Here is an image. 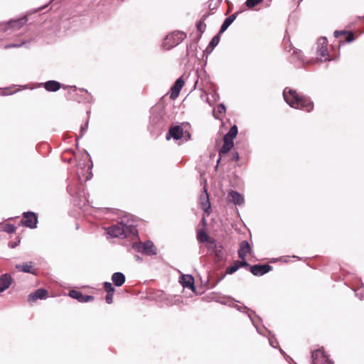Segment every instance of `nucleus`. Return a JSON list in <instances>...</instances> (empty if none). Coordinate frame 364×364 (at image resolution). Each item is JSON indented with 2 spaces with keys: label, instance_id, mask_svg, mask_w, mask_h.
I'll return each instance as SVG.
<instances>
[{
  "label": "nucleus",
  "instance_id": "obj_1",
  "mask_svg": "<svg viewBox=\"0 0 364 364\" xmlns=\"http://www.w3.org/2000/svg\"><path fill=\"white\" fill-rule=\"evenodd\" d=\"M129 215L120 218L115 225L109 227L107 233L112 237H127L137 233L136 222Z\"/></svg>",
  "mask_w": 364,
  "mask_h": 364
},
{
  "label": "nucleus",
  "instance_id": "obj_2",
  "mask_svg": "<svg viewBox=\"0 0 364 364\" xmlns=\"http://www.w3.org/2000/svg\"><path fill=\"white\" fill-rule=\"evenodd\" d=\"M285 102L292 108L301 109L311 112L314 108V102L309 97L301 96L295 90L286 87L283 91Z\"/></svg>",
  "mask_w": 364,
  "mask_h": 364
},
{
  "label": "nucleus",
  "instance_id": "obj_3",
  "mask_svg": "<svg viewBox=\"0 0 364 364\" xmlns=\"http://www.w3.org/2000/svg\"><path fill=\"white\" fill-rule=\"evenodd\" d=\"M132 247L136 252L146 256L150 257L157 254V248L151 240L135 242L132 243Z\"/></svg>",
  "mask_w": 364,
  "mask_h": 364
},
{
  "label": "nucleus",
  "instance_id": "obj_4",
  "mask_svg": "<svg viewBox=\"0 0 364 364\" xmlns=\"http://www.w3.org/2000/svg\"><path fill=\"white\" fill-rule=\"evenodd\" d=\"M207 248L214 255L216 262H222L226 259V253L223 246L215 240L211 239L207 245Z\"/></svg>",
  "mask_w": 364,
  "mask_h": 364
},
{
  "label": "nucleus",
  "instance_id": "obj_5",
  "mask_svg": "<svg viewBox=\"0 0 364 364\" xmlns=\"http://www.w3.org/2000/svg\"><path fill=\"white\" fill-rule=\"evenodd\" d=\"M186 38V34L182 31H174L165 38L164 44L167 49L172 48L181 43Z\"/></svg>",
  "mask_w": 364,
  "mask_h": 364
},
{
  "label": "nucleus",
  "instance_id": "obj_6",
  "mask_svg": "<svg viewBox=\"0 0 364 364\" xmlns=\"http://www.w3.org/2000/svg\"><path fill=\"white\" fill-rule=\"evenodd\" d=\"M328 40L326 37H320L317 41V55L321 61H331V58L327 48Z\"/></svg>",
  "mask_w": 364,
  "mask_h": 364
},
{
  "label": "nucleus",
  "instance_id": "obj_7",
  "mask_svg": "<svg viewBox=\"0 0 364 364\" xmlns=\"http://www.w3.org/2000/svg\"><path fill=\"white\" fill-rule=\"evenodd\" d=\"M23 219L21 221V223L28 228L33 229L37 228L38 224V216L37 215L32 211L24 212L22 214Z\"/></svg>",
  "mask_w": 364,
  "mask_h": 364
},
{
  "label": "nucleus",
  "instance_id": "obj_8",
  "mask_svg": "<svg viewBox=\"0 0 364 364\" xmlns=\"http://www.w3.org/2000/svg\"><path fill=\"white\" fill-rule=\"evenodd\" d=\"M312 364H333L324 353L323 348H318L311 352Z\"/></svg>",
  "mask_w": 364,
  "mask_h": 364
},
{
  "label": "nucleus",
  "instance_id": "obj_9",
  "mask_svg": "<svg viewBox=\"0 0 364 364\" xmlns=\"http://www.w3.org/2000/svg\"><path fill=\"white\" fill-rule=\"evenodd\" d=\"M28 21L27 16H23L18 19H11L5 24H0L1 29L4 31H6L10 28L14 30L20 29Z\"/></svg>",
  "mask_w": 364,
  "mask_h": 364
},
{
  "label": "nucleus",
  "instance_id": "obj_10",
  "mask_svg": "<svg viewBox=\"0 0 364 364\" xmlns=\"http://www.w3.org/2000/svg\"><path fill=\"white\" fill-rule=\"evenodd\" d=\"M273 269V267L268 264H257L250 266V272L255 276H262Z\"/></svg>",
  "mask_w": 364,
  "mask_h": 364
},
{
  "label": "nucleus",
  "instance_id": "obj_11",
  "mask_svg": "<svg viewBox=\"0 0 364 364\" xmlns=\"http://www.w3.org/2000/svg\"><path fill=\"white\" fill-rule=\"evenodd\" d=\"M184 134L183 129L180 125L171 126L166 135V139L170 140L171 138L174 140L181 139Z\"/></svg>",
  "mask_w": 364,
  "mask_h": 364
},
{
  "label": "nucleus",
  "instance_id": "obj_12",
  "mask_svg": "<svg viewBox=\"0 0 364 364\" xmlns=\"http://www.w3.org/2000/svg\"><path fill=\"white\" fill-rule=\"evenodd\" d=\"M69 296L77 300L81 303L90 302L94 300V296L91 295H84L80 291L72 289L69 291Z\"/></svg>",
  "mask_w": 364,
  "mask_h": 364
},
{
  "label": "nucleus",
  "instance_id": "obj_13",
  "mask_svg": "<svg viewBox=\"0 0 364 364\" xmlns=\"http://www.w3.org/2000/svg\"><path fill=\"white\" fill-rule=\"evenodd\" d=\"M229 306H233L234 308H235L237 311H240V312H242V313H245V314H247L248 315V317L250 318V319L251 320L253 326L255 327L257 333H259V334H262V332H260L257 325L256 324L254 318H252V313H254V311H252V310H250L247 306H240V305H237V304H235L232 301H231L230 303L228 304Z\"/></svg>",
  "mask_w": 364,
  "mask_h": 364
},
{
  "label": "nucleus",
  "instance_id": "obj_14",
  "mask_svg": "<svg viewBox=\"0 0 364 364\" xmlns=\"http://www.w3.org/2000/svg\"><path fill=\"white\" fill-rule=\"evenodd\" d=\"M48 291L46 289L40 288L28 296V301L31 304L36 302L38 299H45L48 296Z\"/></svg>",
  "mask_w": 364,
  "mask_h": 364
},
{
  "label": "nucleus",
  "instance_id": "obj_15",
  "mask_svg": "<svg viewBox=\"0 0 364 364\" xmlns=\"http://www.w3.org/2000/svg\"><path fill=\"white\" fill-rule=\"evenodd\" d=\"M227 200L228 203H232L235 205H240L244 203V198L237 191H230L227 195Z\"/></svg>",
  "mask_w": 364,
  "mask_h": 364
},
{
  "label": "nucleus",
  "instance_id": "obj_16",
  "mask_svg": "<svg viewBox=\"0 0 364 364\" xmlns=\"http://www.w3.org/2000/svg\"><path fill=\"white\" fill-rule=\"evenodd\" d=\"M39 87H44L48 92H53L59 90L62 87V85L56 80H50L45 82L40 83Z\"/></svg>",
  "mask_w": 364,
  "mask_h": 364
},
{
  "label": "nucleus",
  "instance_id": "obj_17",
  "mask_svg": "<svg viewBox=\"0 0 364 364\" xmlns=\"http://www.w3.org/2000/svg\"><path fill=\"white\" fill-rule=\"evenodd\" d=\"M184 85V80H183L182 77H180L178 78L175 82L173 83V86L171 88V95L170 97L171 99L176 98Z\"/></svg>",
  "mask_w": 364,
  "mask_h": 364
},
{
  "label": "nucleus",
  "instance_id": "obj_18",
  "mask_svg": "<svg viewBox=\"0 0 364 364\" xmlns=\"http://www.w3.org/2000/svg\"><path fill=\"white\" fill-rule=\"evenodd\" d=\"M252 252V247L247 240H242L240 243L239 250L237 254L239 257L244 260L247 254H250Z\"/></svg>",
  "mask_w": 364,
  "mask_h": 364
},
{
  "label": "nucleus",
  "instance_id": "obj_19",
  "mask_svg": "<svg viewBox=\"0 0 364 364\" xmlns=\"http://www.w3.org/2000/svg\"><path fill=\"white\" fill-rule=\"evenodd\" d=\"M180 283L184 288H188L195 291L194 278L191 274H184L180 279Z\"/></svg>",
  "mask_w": 364,
  "mask_h": 364
},
{
  "label": "nucleus",
  "instance_id": "obj_20",
  "mask_svg": "<svg viewBox=\"0 0 364 364\" xmlns=\"http://www.w3.org/2000/svg\"><path fill=\"white\" fill-rule=\"evenodd\" d=\"M12 282V277L10 274L5 273L0 276V293L4 292L9 288Z\"/></svg>",
  "mask_w": 364,
  "mask_h": 364
},
{
  "label": "nucleus",
  "instance_id": "obj_21",
  "mask_svg": "<svg viewBox=\"0 0 364 364\" xmlns=\"http://www.w3.org/2000/svg\"><path fill=\"white\" fill-rule=\"evenodd\" d=\"M238 14H239L238 11L235 12V13L231 14L230 16H228V18H226L224 20L223 24L220 26V31H219V35H221L222 33H223L228 28V27L236 19Z\"/></svg>",
  "mask_w": 364,
  "mask_h": 364
},
{
  "label": "nucleus",
  "instance_id": "obj_22",
  "mask_svg": "<svg viewBox=\"0 0 364 364\" xmlns=\"http://www.w3.org/2000/svg\"><path fill=\"white\" fill-rule=\"evenodd\" d=\"M203 189H204V194H202L200 196V198L201 208L205 212H208V210L210 209V203L209 200V197H208L207 189L205 188V187H204Z\"/></svg>",
  "mask_w": 364,
  "mask_h": 364
},
{
  "label": "nucleus",
  "instance_id": "obj_23",
  "mask_svg": "<svg viewBox=\"0 0 364 364\" xmlns=\"http://www.w3.org/2000/svg\"><path fill=\"white\" fill-rule=\"evenodd\" d=\"M112 281L116 287H122L126 281V277L122 272H117L112 275Z\"/></svg>",
  "mask_w": 364,
  "mask_h": 364
},
{
  "label": "nucleus",
  "instance_id": "obj_24",
  "mask_svg": "<svg viewBox=\"0 0 364 364\" xmlns=\"http://www.w3.org/2000/svg\"><path fill=\"white\" fill-rule=\"evenodd\" d=\"M210 16V14L206 12L200 18V19L196 23V28L198 31L200 32V36L198 39L201 37L202 34L205 32L206 28V25L205 23V21Z\"/></svg>",
  "mask_w": 364,
  "mask_h": 364
},
{
  "label": "nucleus",
  "instance_id": "obj_25",
  "mask_svg": "<svg viewBox=\"0 0 364 364\" xmlns=\"http://www.w3.org/2000/svg\"><path fill=\"white\" fill-rule=\"evenodd\" d=\"M234 146L233 141H230L229 139H226L223 138V144L220 149L219 150V156H222L223 154H225L229 152L231 149Z\"/></svg>",
  "mask_w": 364,
  "mask_h": 364
},
{
  "label": "nucleus",
  "instance_id": "obj_26",
  "mask_svg": "<svg viewBox=\"0 0 364 364\" xmlns=\"http://www.w3.org/2000/svg\"><path fill=\"white\" fill-rule=\"evenodd\" d=\"M33 262H29L26 263H23L22 264H16V268L21 272L25 273L34 274V272L32 270Z\"/></svg>",
  "mask_w": 364,
  "mask_h": 364
},
{
  "label": "nucleus",
  "instance_id": "obj_27",
  "mask_svg": "<svg viewBox=\"0 0 364 364\" xmlns=\"http://www.w3.org/2000/svg\"><path fill=\"white\" fill-rule=\"evenodd\" d=\"M238 133V128L237 125L234 124L232 125L230 130L226 133L223 138L226 139H229L230 141H233V139L237 136V134Z\"/></svg>",
  "mask_w": 364,
  "mask_h": 364
},
{
  "label": "nucleus",
  "instance_id": "obj_28",
  "mask_svg": "<svg viewBox=\"0 0 364 364\" xmlns=\"http://www.w3.org/2000/svg\"><path fill=\"white\" fill-rule=\"evenodd\" d=\"M220 39V35H219L218 32L215 36L213 37V38L211 39L208 44V48H210L209 53H210L213 50L215 47H216L218 45Z\"/></svg>",
  "mask_w": 364,
  "mask_h": 364
},
{
  "label": "nucleus",
  "instance_id": "obj_29",
  "mask_svg": "<svg viewBox=\"0 0 364 364\" xmlns=\"http://www.w3.org/2000/svg\"><path fill=\"white\" fill-rule=\"evenodd\" d=\"M197 240L200 243L207 242L208 243L211 240L210 239L208 235L204 230L198 231L197 234Z\"/></svg>",
  "mask_w": 364,
  "mask_h": 364
},
{
  "label": "nucleus",
  "instance_id": "obj_30",
  "mask_svg": "<svg viewBox=\"0 0 364 364\" xmlns=\"http://www.w3.org/2000/svg\"><path fill=\"white\" fill-rule=\"evenodd\" d=\"M161 116L159 113L152 111L150 116V124L156 125L161 122Z\"/></svg>",
  "mask_w": 364,
  "mask_h": 364
},
{
  "label": "nucleus",
  "instance_id": "obj_31",
  "mask_svg": "<svg viewBox=\"0 0 364 364\" xmlns=\"http://www.w3.org/2000/svg\"><path fill=\"white\" fill-rule=\"evenodd\" d=\"M78 90L81 92L85 93V95H83V97H84V101L85 102L90 103L92 102V96L86 89L79 88Z\"/></svg>",
  "mask_w": 364,
  "mask_h": 364
},
{
  "label": "nucleus",
  "instance_id": "obj_32",
  "mask_svg": "<svg viewBox=\"0 0 364 364\" xmlns=\"http://www.w3.org/2000/svg\"><path fill=\"white\" fill-rule=\"evenodd\" d=\"M3 230L7 233L12 234L16 232V227L13 224L7 223L4 226Z\"/></svg>",
  "mask_w": 364,
  "mask_h": 364
},
{
  "label": "nucleus",
  "instance_id": "obj_33",
  "mask_svg": "<svg viewBox=\"0 0 364 364\" xmlns=\"http://www.w3.org/2000/svg\"><path fill=\"white\" fill-rule=\"evenodd\" d=\"M264 0H246L245 5L248 9H252L253 7L258 5L259 3L262 2Z\"/></svg>",
  "mask_w": 364,
  "mask_h": 364
},
{
  "label": "nucleus",
  "instance_id": "obj_34",
  "mask_svg": "<svg viewBox=\"0 0 364 364\" xmlns=\"http://www.w3.org/2000/svg\"><path fill=\"white\" fill-rule=\"evenodd\" d=\"M238 269H239V267H238L236 261H235L232 265H231L227 268L226 274H232L233 273L237 272Z\"/></svg>",
  "mask_w": 364,
  "mask_h": 364
},
{
  "label": "nucleus",
  "instance_id": "obj_35",
  "mask_svg": "<svg viewBox=\"0 0 364 364\" xmlns=\"http://www.w3.org/2000/svg\"><path fill=\"white\" fill-rule=\"evenodd\" d=\"M28 42L26 41H22L20 43H9L4 46V49H9L13 48H20L23 45L26 44Z\"/></svg>",
  "mask_w": 364,
  "mask_h": 364
},
{
  "label": "nucleus",
  "instance_id": "obj_36",
  "mask_svg": "<svg viewBox=\"0 0 364 364\" xmlns=\"http://www.w3.org/2000/svg\"><path fill=\"white\" fill-rule=\"evenodd\" d=\"M103 286L107 294L114 293L115 289L110 282H104Z\"/></svg>",
  "mask_w": 364,
  "mask_h": 364
},
{
  "label": "nucleus",
  "instance_id": "obj_37",
  "mask_svg": "<svg viewBox=\"0 0 364 364\" xmlns=\"http://www.w3.org/2000/svg\"><path fill=\"white\" fill-rule=\"evenodd\" d=\"M88 120L86 122V123L85 124V125H82L80 127V135L79 136H77V140H78V138H82L84 134H85L87 128H88Z\"/></svg>",
  "mask_w": 364,
  "mask_h": 364
},
{
  "label": "nucleus",
  "instance_id": "obj_38",
  "mask_svg": "<svg viewBox=\"0 0 364 364\" xmlns=\"http://www.w3.org/2000/svg\"><path fill=\"white\" fill-rule=\"evenodd\" d=\"M346 41L347 43H351L354 41V34L353 32H347L346 33Z\"/></svg>",
  "mask_w": 364,
  "mask_h": 364
},
{
  "label": "nucleus",
  "instance_id": "obj_39",
  "mask_svg": "<svg viewBox=\"0 0 364 364\" xmlns=\"http://www.w3.org/2000/svg\"><path fill=\"white\" fill-rule=\"evenodd\" d=\"M236 262L239 267V269L240 267H246L250 266L249 263L245 260V259L244 260L242 259V261L237 260Z\"/></svg>",
  "mask_w": 364,
  "mask_h": 364
},
{
  "label": "nucleus",
  "instance_id": "obj_40",
  "mask_svg": "<svg viewBox=\"0 0 364 364\" xmlns=\"http://www.w3.org/2000/svg\"><path fill=\"white\" fill-rule=\"evenodd\" d=\"M20 242H21V239H20L19 237H18V240L17 241L9 242L8 246L10 248L14 249V248L16 247L19 245Z\"/></svg>",
  "mask_w": 364,
  "mask_h": 364
},
{
  "label": "nucleus",
  "instance_id": "obj_41",
  "mask_svg": "<svg viewBox=\"0 0 364 364\" xmlns=\"http://www.w3.org/2000/svg\"><path fill=\"white\" fill-rule=\"evenodd\" d=\"M105 300L107 304H112L113 301V293L107 294L106 295Z\"/></svg>",
  "mask_w": 364,
  "mask_h": 364
},
{
  "label": "nucleus",
  "instance_id": "obj_42",
  "mask_svg": "<svg viewBox=\"0 0 364 364\" xmlns=\"http://www.w3.org/2000/svg\"><path fill=\"white\" fill-rule=\"evenodd\" d=\"M347 33V31L346 30H343V31H334V36L335 38H338L341 35H344Z\"/></svg>",
  "mask_w": 364,
  "mask_h": 364
},
{
  "label": "nucleus",
  "instance_id": "obj_43",
  "mask_svg": "<svg viewBox=\"0 0 364 364\" xmlns=\"http://www.w3.org/2000/svg\"><path fill=\"white\" fill-rule=\"evenodd\" d=\"M269 345H270L272 347H273V348H277V346L274 345V343H277V340L274 338V336L269 338Z\"/></svg>",
  "mask_w": 364,
  "mask_h": 364
},
{
  "label": "nucleus",
  "instance_id": "obj_44",
  "mask_svg": "<svg viewBox=\"0 0 364 364\" xmlns=\"http://www.w3.org/2000/svg\"><path fill=\"white\" fill-rule=\"evenodd\" d=\"M225 106L223 104H220L218 106V111L220 114L225 113Z\"/></svg>",
  "mask_w": 364,
  "mask_h": 364
},
{
  "label": "nucleus",
  "instance_id": "obj_45",
  "mask_svg": "<svg viewBox=\"0 0 364 364\" xmlns=\"http://www.w3.org/2000/svg\"><path fill=\"white\" fill-rule=\"evenodd\" d=\"M240 159V156L238 152H235L232 154V160L234 161H237Z\"/></svg>",
  "mask_w": 364,
  "mask_h": 364
},
{
  "label": "nucleus",
  "instance_id": "obj_46",
  "mask_svg": "<svg viewBox=\"0 0 364 364\" xmlns=\"http://www.w3.org/2000/svg\"><path fill=\"white\" fill-rule=\"evenodd\" d=\"M196 47H197V45H193V44H191L189 46H187V53H188L190 50L192 49L193 48L194 49H196Z\"/></svg>",
  "mask_w": 364,
  "mask_h": 364
},
{
  "label": "nucleus",
  "instance_id": "obj_47",
  "mask_svg": "<svg viewBox=\"0 0 364 364\" xmlns=\"http://www.w3.org/2000/svg\"><path fill=\"white\" fill-rule=\"evenodd\" d=\"M135 257V259L139 262H141L143 261V259L141 257L139 256V255H135L134 256Z\"/></svg>",
  "mask_w": 364,
  "mask_h": 364
},
{
  "label": "nucleus",
  "instance_id": "obj_48",
  "mask_svg": "<svg viewBox=\"0 0 364 364\" xmlns=\"http://www.w3.org/2000/svg\"><path fill=\"white\" fill-rule=\"evenodd\" d=\"M209 51H210V48H208V46H207V48H205V50H204V55L206 54V57H208V55H209Z\"/></svg>",
  "mask_w": 364,
  "mask_h": 364
},
{
  "label": "nucleus",
  "instance_id": "obj_49",
  "mask_svg": "<svg viewBox=\"0 0 364 364\" xmlns=\"http://www.w3.org/2000/svg\"><path fill=\"white\" fill-rule=\"evenodd\" d=\"M47 6H48V4H47V5L39 7L38 9H37L36 10V11H40L43 10V9H45V8H46V7H47Z\"/></svg>",
  "mask_w": 364,
  "mask_h": 364
},
{
  "label": "nucleus",
  "instance_id": "obj_50",
  "mask_svg": "<svg viewBox=\"0 0 364 364\" xmlns=\"http://www.w3.org/2000/svg\"><path fill=\"white\" fill-rule=\"evenodd\" d=\"M220 159H221V156H220L219 159L217 160V164H216V166H215V169L218 168V164H219V162H220Z\"/></svg>",
  "mask_w": 364,
  "mask_h": 364
},
{
  "label": "nucleus",
  "instance_id": "obj_51",
  "mask_svg": "<svg viewBox=\"0 0 364 364\" xmlns=\"http://www.w3.org/2000/svg\"><path fill=\"white\" fill-rule=\"evenodd\" d=\"M278 260H282V258H279V259H272L271 262H276Z\"/></svg>",
  "mask_w": 364,
  "mask_h": 364
},
{
  "label": "nucleus",
  "instance_id": "obj_52",
  "mask_svg": "<svg viewBox=\"0 0 364 364\" xmlns=\"http://www.w3.org/2000/svg\"><path fill=\"white\" fill-rule=\"evenodd\" d=\"M190 138H191V134L189 133H187V138L186 139V141H187Z\"/></svg>",
  "mask_w": 364,
  "mask_h": 364
},
{
  "label": "nucleus",
  "instance_id": "obj_53",
  "mask_svg": "<svg viewBox=\"0 0 364 364\" xmlns=\"http://www.w3.org/2000/svg\"><path fill=\"white\" fill-rule=\"evenodd\" d=\"M70 88H71V89H73V90H74V91H75V90H77V87H76L75 86H72V87H70Z\"/></svg>",
  "mask_w": 364,
  "mask_h": 364
},
{
  "label": "nucleus",
  "instance_id": "obj_54",
  "mask_svg": "<svg viewBox=\"0 0 364 364\" xmlns=\"http://www.w3.org/2000/svg\"><path fill=\"white\" fill-rule=\"evenodd\" d=\"M279 351L281 352V353H282V354H284V352L283 351V350H282V349H281V348H280V349H279Z\"/></svg>",
  "mask_w": 364,
  "mask_h": 364
},
{
  "label": "nucleus",
  "instance_id": "obj_55",
  "mask_svg": "<svg viewBox=\"0 0 364 364\" xmlns=\"http://www.w3.org/2000/svg\"><path fill=\"white\" fill-rule=\"evenodd\" d=\"M279 351L281 352V353H282V354H284V352L283 351V350H282V349H281V348H280V349H279Z\"/></svg>",
  "mask_w": 364,
  "mask_h": 364
},
{
  "label": "nucleus",
  "instance_id": "obj_56",
  "mask_svg": "<svg viewBox=\"0 0 364 364\" xmlns=\"http://www.w3.org/2000/svg\"><path fill=\"white\" fill-rule=\"evenodd\" d=\"M67 191L70 193V192L69 191V187L68 186L67 187Z\"/></svg>",
  "mask_w": 364,
  "mask_h": 364
},
{
  "label": "nucleus",
  "instance_id": "obj_57",
  "mask_svg": "<svg viewBox=\"0 0 364 364\" xmlns=\"http://www.w3.org/2000/svg\"><path fill=\"white\" fill-rule=\"evenodd\" d=\"M7 94L6 92L2 93V95H6Z\"/></svg>",
  "mask_w": 364,
  "mask_h": 364
},
{
  "label": "nucleus",
  "instance_id": "obj_58",
  "mask_svg": "<svg viewBox=\"0 0 364 364\" xmlns=\"http://www.w3.org/2000/svg\"><path fill=\"white\" fill-rule=\"evenodd\" d=\"M53 1H54V0H50V3L53 2Z\"/></svg>",
  "mask_w": 364,
  "mask_h": 364
}]
</instances>
